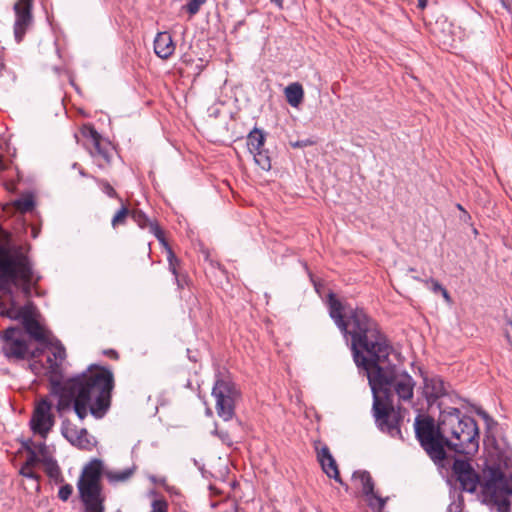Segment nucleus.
I'll use <instances>...</instances> for the list:
<instances>
[{
  "label": "nucleus",
  "instance_id": "f257e3e1",
  "mask_svg": "<svg viewBox=\"0 0 512 512\" xmlns=\"http://www.w3.org/2000/svg\"><path fill=\"white\" fill-rule=\"evenodd\" d=\"M328 305L329 314L338 328L345 336L351 337L356 365L366 372L373 392V411L378 427L393 437L399 435V412L388 398L381 399L378 393L393 391L399 401H411L415 387L413 378L395 365H386L393 348L378 324L363 309L355 308L345 313L342 303L333 293L328 295Z\"/></svg>",
  "mask_w": 512,
  "mask_h": 512
},
{
  "label": "nucleus",
  "instance_id": "f03ea898",
  "mask_svg": "<svg viewBox=\"0 0 512 512\" xmlns=\"http://www.w3.org/2000/svg\"><path fill=\"white\" fill-rule=\"evenodd\" d=\"M40 280L28 256L20 247L10 245L8 235L0 231V316L20 321L26 333L62 364L65 348L43 324L38 308L31 301L19 306L14 299L15 290L29 299Z\"/></svg>",
  "mask_w": 512,
  "mask_h": 512
},
{
  "label": "nucleus",
  "instance_id": "7ed1b4c3",
  "mask_svg": "<svg viewBox=\"0 0 512 512\" xmlns=\"http://www.w3.org/2000/svg\"><path fill=\"white\" fill-rule=\"evenodd\" d=\"M415 431L421 446L434 462L445 459V446L462 454H473L478 450L476 421L468 416L461 417L456 408L441 413L438 427L430 417L416 418Z\"/></svg>",
  "mask_w": 512,
  "mask_h": 512
},
{
  "label": "nucleus",
  "instance_id": "20e7f679",
  "mask_svg": "<svg viewBox=\"0 0 512 512\" xmlns=\"http://www.w3.org/2000/svg\"><path fill=\"white\" fill-rule=\"evenodd\" d=\"M113 374L102 367L91 366L85 372L59 384L57 410L73 407L80 420L90 413L102 418L110 406Z\"/></svg>",
  "mask_w": 512,
  "mask_h": 512
},
{
  "label": "nucleus",
  "instance_id": "39448f33",
  "mask_svg": "<svg viewBox=\"0 0 512 512\" xmlns=\"http://www.w3.org/2000/svg\"><path fill=\"white\" fill-rule=\"evenodd\" d=\"M452 470L462 490L473 493L480 485L485 502L497 505L500 512L509 510L508 497L512 495V467L506 466L503 469L500 464L487 466L482 472L481 480L470 463L465 460H455Z\"/></svg>",
  "mask_w": 512,
  "mask_h": 512
},
{
  "label": "nucleus",
  "instance_id": "423d86ee",
  "mask_svg": "<svg viewBox=\"0 0 512 512\" xmlns=\"http://www.w3.org/2000/svg\"><path fill=\"white\" fill-rule=\"evenodd\" d=\"M102 474L103 462L100 459H92L83 467L77 488L86 512H104L105 510L106 496L101 484Z\"/></svg>",
  "mask_w": 512,
  "mask_h": 512
},
{
  "label": "nucleus",
  "instance_id": "0eeeda50",
  "mask_svg": "<svg viewBox=\"0 0 512 512\" xmlns=\"http://www.w3.org/2000/svg\"><path fill=\"white\" fill-rule=\"evenodd\" d=\"M2 352L9 360H29L38 358L43 348L31 346L29 338L21 329L10 327L0 335Z\"/></svg>",
  "mask_w": 512,
  "mask_h": 512
},
{
  "label": "nucleus",
  "instance_id": "6e6552de",
  "mask_svg": "<svg viewBox=\"0 0 512 512\" xmlns=\"http://www.w3.org/2000/svg\"><path fill=\"white\" fill-rule=\"evenodd\" d=\"M212 396L215 399L217 415L225 421L233 418L235 404L240 394L234 383L226 379H219L212 389Z\"/></svg>",
  "mask_w": 512,
  "mask_h": 512
},
{
  "label": "nucleus",
  "instance_id": "1a4fd4ad",
  "mask_svg": "<svg viewBox=\"0 0 512 512\" xmlns=\"http://www.w3.org/2000/svg\"><path fill=\"white\" fill-rule=\"evenodd\" d=\"M132 219L141 227V228H149L150 232L153 233L159 240L164 244L167 250V258L169 262V269L173 273V275L176 278L177 284L179 287H181V283L179 280V274H178V268H179V261L176 258L174 252L171 250L170 247L167 246L165 243V240L163 238V234L158 227V225L152 221H150L147 216L140 210H133L130 213Z\"/></svg>",
  "mask_w": 512,
  "mask_h": 512
},
{
  "label": "nucleus",
  "instance_id": "9d476101",
  "mask_svg": "<svg viewBox=\"0 0 512 512\" xmlns=\"http://www.w3.org/2000/svg\"><path fill=\"white\" fill-rule=\"evenodd\" d=\"M52 405L45 399L39 401L33 411L30 426L34 433L46 438L55 423Z\"/></svg>",
  "mask_w": 512,
  "mask_h": 512
},
{
  "label": "nucleus",
  "instance_id": "9b49d317",
  "mask_svg": "<svg viewBox=\"0 0 512 512\" xmlns=\"http://www.w3.org/2000/svg\"><path fill=\"white\" fill-rule=\"evenodd\" d=\"M62 435L73 445L82 450H92L95 440L85 428H78L70 420L66 419L61 427Z\"/></svg>",
  "mask_w": 512,
  "mask_h": 512
},
{
  "label": "nucleus",
  "instance_id": "f8f14e48",
  "mask_svg": "<svg viewBox=\"0 0 512 512\" xmlns=\"http://www.w3.org/2000/svg\"><path fill=\"white\" fill-rule=\"evenodd\" d=\"M33 0H18L14 5V11L16 14V20L14 24V34L17 42L23 39V36L31 23Z\"/></svg>",
  "mask_w": 512,
  "mask_h": 512
},
{
  "label": "nucleus",
  "instance_id": "ddd939ff",
  "mask_svg": "<svg viewBox=\"0 0 512 512\" xmlns=\"http://www.w3.org/2000/svg\"><path fill=\"white\" fill-rule=\"evenodd\" d=\"M317 458L320 462L323 472L329 477L335 479L337 482L342 484V479L339 474L338 466L330 453V450L327 446H322L317 449Z\"/></svg>",
  "mask_w": 512,
  "mask_h": 512
},
{
  "label": "nucleus",
  "instance_id": "4468645a",
  "mask_svg": "<svg viewBox=\"0 0 512 512\" xmlns=\"http://www.w3.org/2000/svg\"><path fill=\"white\" fill-rule=\"evenodd\" d=\"M175 50L172 36L168 32H160L154 40V51L162 59H168Z\"/></svg>",
  "mask_w": 512,
  "mask_h": 512
},
{
  "label": "nucleus",
  "instance_id": "2eb2a0df",
  "mask_svg": "<svg viewBox=\"0 0 512 512\" xmlns=\"http://www.w3.org/2000/svg\"><path fill=\"white\" fill-rule=\"evenodd\" d=\"M61 363L54 360V357L48 356L47 366H42L38 362L30 364L31 370L35 374L49 375L52 381H55L60 376Z\"/></svg>",
  "mask_w": 512,
  "mask_h": 512
},
{
  "label": "nucleus",
  "instance_id": "dca6fc26",
  "mask_svg": "<svg viewBox=\"0 0 512 512\" xmlns=\"http://www.w3.org/2000/svg\"><path fill=\"white\" fill-rule=\"evenodd\" d=\"M424 395L427 399H437L446 394L445 383L442 379L433 377L425 379L423 388Z\"/></svg>",
  "mask_w": 512,
  "mask_h": 512
},
{
  "label": "nucleus",
  "instance_id": "f3484780",
  "mask_svg": "<svg viewBox=\"0 0 512 512\" xmlns=\"http://www.w3.org/2000/svg\"><path fill=\"white\" fill-rule=\"evenodd\" d=\"M354 479L359 480L362 486V492L367 496H372L379 502L380 507H383L385 501L374 494V486L370 474L366 471L354 473Z\"/></svg>",
  "mask_w": 512,
  "mask_h": 512
},
{
  "label": "nucleus",
  "instance_id": "a211bd4d",
  "mask_svg": "<svg viewBox=\"0 0 512 512\" xmlns=\"http://www.w3.org/2000/svg\"><path fill=\"white\" fill-rule=\"evenodd\" d=\"M284 94L287 102L292 107H298L304 98L303 88L301 84L297 82L288 85L284 90Z\"/></svg>",
  "mask_w": 512,
  "mask_h": 512
},
{
  "label": "nucleus",
  "instance_id": "6ab92c4d",
  "mask_svg": "<svg viewBox=\"0 0 512 512\" xmlns=\"http://www.w3.org/2000/svg\"><path fill=\"white\" fill-rule=\"evenodd\" d=\"M264 142H265L264 133L257 128L253 129L248 134V137H247V146H248L249 152L252 154L256 151L262 150L264 147Z\"/></svg>",
  "mask_w": 512,
  "mask_h": 512
},
{
  "label": "nucleus",
  "instance_id": "aec40b11",
  "mask_svg": "<svg viewBox=\"0 0 512 512\" xmlns=\"http://www.w3.org/2000/svg\"><path fill=\"white\" fill-rule=\"evenodd\" d=\"M134 471L132 469H124L120 471L104 470L103 474L110 483L126 482L131 478Z\"/></svg>",
  "mask_w": 512,
  "mask_h": 512
},
{
  "label": "nucleus",
  "instance_id": "412c9836",
  "mask_svg": "<svg viewBox=\"0 0 512 512\" xmlns=\"http://www.w3.org/2000/svg\"><path fill=\"white\" fill-rule=\"evenodd\" d=\"M12 207L16 211H19L21 213H26L28 211H31L34 207L33 198L30 195L24 196L20 199L15 200L11 204H8L5 210L9 211V208Z\"/></svg>",
  "mask_w": 512,
  "mask_h": 512
},
{
  "label": "nucleus",
  "instance_id": "4be33fe9",
  "mask_svg": "<svg viewBox=\"0 0 512 512\" xmlns=\"http://www.w3.org/2000/svg\"><path fill=\"white\" fill-rule=\"evenodd\" d=\"M89 149L92 156L101 157L106 162L109 161V152L106 146L103 145V139L101 136L89 144Z\"/></svg>",
  "mask_w": 512,
  "mask_h": 512
},
{
  "label": "nucleus",
  "instance_id": "5701e85b",
  "mask_svg": "<svg viewBox=\"0 0 512 512\" xmlns=\"http://www.w3.org/2000/svg\"><path fill=\"white\" fill-rule=\"evenodd\" d=\"M42 463L44 465V470L47 473V475L52 479L58 480L61 475V472L56 461L49 457L42 459Z\"/></svg>",
  "mask_w": 512,
  "mask_h": 512
},
{
  "label": "nucleus",
  "instance_id": "b1692460",
  "mask_svg": "<svg viewBox=\"0 0 512 512\" xmlns=\"http://www.w3.org/2000/svg\"><path fill=\"white\" fill-rule=\"evenodd\" d=\"M253 154L255 163L264 171H268L271 168V160L268 156L267 151L264 149L256 151Z\"/></svg>",
  "mask_w": 512,
  "mask_h": 512
},
{
  "label": "nucleus",
  "instance_id": "393cba45",
  "mask_svg": "<svg viewBox=\"0 0 512 512\" xmlns=\"http://www.w3.org/2000/svg\"><path fill=\"white\" fill-rule=\"evenodd\" d=\"M130 215V212L127 207H121L119 211L113 216L111 224L113 228H116L120 225L125 224L127 217Z\"/></svg>",
  "mask_w": 512,
  "mask_h": 512
},
{
  "label": "nucleus",
  "instance_id": "a878e982",
  "mask_svg": "<svg viewBox=\"0 0 512 512\" xmlns=\"http://www.w3.org/2000/svg\"><path fill=\"white\" fill-rule=\"evenodd\" d=\"M25 448L28 452V457L25 461L26 464L31 465V466H36L37 463L39 462H42V458L40 456H38L37 452L35 449H33L31 447V445H29L28 443L25 445Z\"/></svg>",
  "mask_w": 512,
  "mask_h": 512
},
{
  "label": "nucleus",
  "instance_id": "bb28decb",
  "mask_svg": "<svg viewBox=\"0 0 512 512\" xmlns=\"http://www.w3.org/2000/svg\"><path fill=\"white\" fill-rule=\"evenodd\" d=\"M81 133L83 137L89 141L88 145L101 136L91 125H84L81 129Z\"/></svg>",
  "mask_w": 512,
  "mask_h": 512
},
{
  "label": "nucleus",
  "instance_id": "cd10ccee",
  "mask_svg": "<svg viewBox=\"0 0 512 512\" xmlns=\"http://www.w3.org/2000/svg\"><path fill=\"white\" fill-rule=\"evenodd\" d=\"M20 474L24 477L31 478L35 481H38L39 479L38 474H36V472L34 471V466H28V464L26 463H24L23 466L21 467Z\"/></svg>",
  "mask_w": 512,
  "mask_h": 512
},
{
  "label": "nucleus",
  "instance_id": "c85d7f7f",
  "mask_svg": "<svg viewBox=\"0 0 512 512\" xmlns=\"http://www.w3.org/2000/svg\"><path fill=\"white\" fill-rule=\"evenodd\" d=\"M206 2V0H190L186 6L185 9L189 12V14L194 15L196 14L200 7Z\"/></svg>",
  "mask_w": 512,
  "mask_h": 512
},
{
  "label": "nucleus",
  "instance_id": "c756f323",
  "mask_svg": "<svg viewBox=\"0 0 512 512\" xmlns=\"http://www.w3.org/2000/svg\"><path fill=\"white\" fill-rule=\"evenodd\" d=\"M150 512H168V504L162 499H156L152 502Z\"/></svg>",
  "mask_w": 512,
  "mask_h": 512
},
{
  "label": "nucleus",
  "instance_id": "7c9ffc66",
  "mask_svg": "<svg viewBox=\"0 0 512 512\" xmlns=\"http://www.w3.org/2000/svg\"><path fill=\"white\" fill-rule=\"evenodd\" d=\"M72 492H73L72 486L69 484H66L59 489L58 496L61 500L66 501L69 499Z\"/></svg>",
  "mask_w": 512,
  "mask_h": 512
},
{
  "label": "nucleus",
  "instance_id": "2f4dec72",
  "mask_svg": "<svg viewBox=\"0 0 512 512\" xmlns=\"http://www.w3.org/2000/svg\"><path fill=\"white\" fill-rule=\"evenodd\" d=\"M31 447L36 450L38 456H40L42 459L49 458L47 454V447L44 443H40Z\"/></svg>",
  "mask_w": 512,
  "mask_h": 512
},
{
  "label": "nucleus",
  "instance_id": "473e14b6",
  "mask_svg": "<svg viewBox=\"0 0 512 512\" xmlns=\"http://www.w3.org/2000/svg\"><path fill=\"white\" fill-rule=\"evenodd\" d=\"M290 144L294 148H303L307 146H312L314 144V141L307 139L302 141L291 142Z\"/></svg>",
  "mask_w": 512,
  "mask_h": 512
},
{
  "label": "nucleus",
  "instance_id": "72a5a7b5",
  "mask_svg": "<svg viewBox=\"0 0 512 512\" xmlns=\"http://www.w3.org/2000/svg\"><path fill=\"white\" fill-rule=\"evenodd\" d=\"M5 68V48L0 46V78L3 75Z\"/></svg>",
  "mask_w": 512,
  "mask_h": 512
},
{
  "label": "nucleus",
  "instance_id": "f704fd0d",
  "mask_svg": "<svg viewBox=\"0 0 512 512\" xmlns=\"http://www.w3.org/2000/svg\"><path fill=\"white\" fill-rule=\"evenodd\" d=\"M425 283L426 284L430 283L431 287H432V290L434 292H440L444 288V287L441 286V284L438 281H436L434 279L425 280Z\"/></svg>",
  "mask_w": 512,
  "mask_h": 512
},
{
  "label": "nucleus",
  "instance_id": "c9c22d12",
  "mask_svg": "<svg viewBox=\"0 0 512 512\" xmlns=\"http://www.w3.org/2000/svg\"><path fill=\"white\" fill-rule=\"evenodd\" d=\"M506 336H507V339L508 341L510 342V345L512 347V321H510L508 324H507V328H506Z\"/></svg>",
  "mask_w": 512,
  "mask_h": 512
},
{
  "label": "nucleus",
  "instance_id": "e433bc0d",
  "mask_svg": "<svg viewBox=\"0 0 512 512\" xmlns=\"http://www.w3.org/2000/svg\"><path fill=\"white\" fill-rule=\"evenodd\" d=\"M104 191L111 197H114L116 196V192L114 190V188L112 186H110L109 184H105L104 186Z\"/></svg>",
  "mask_w": 512,
  "mask_h": 512
},
{
  "label": "nucleus",
  "instance_id": "4c0bfd02",
  "mask_svg": "<svg viewBox=\"0 0 512 512\" xmlns=\"http://www.w3.org/2000/svg\"><path fill=\"white\" fill-rule=\"evenodd\" d=\"M460 511V504L452 503L448 507V512H459Z\"/></svg>",
  "mask_w": 512,
  "mask_h": 512
},
{
  "label": "nucleus",
  "instance_id": "58836bf2",
  "mask_svg": "<svg viewBox=\"0 0 512 512\" xmlns=\"http://www.w3.org/2000/svg\"><path fill=\"white\" fill-rule=\"evenodd\" d=\"M502 5L505 9L512 12V0H502Z\"/></svg>",
  "mask_w": 512,
  "mask_h": 512
},
{
  "label": "nucleus",
  "instance_id": "ea45409f",
  "mask_svg": "<svg viewBox=\"0 0 512 512\" xmlns=\"http://www.w3.org/2000/svg\"><path fill=\"white\" fill-rule=\"evenodd\" d=\"M5 187H6V189H7L8 191H10V192H15V190H16L15 184H14L13 182H11V183H7V184L5 185Z\"/></svg>",
  "mask_w": 512,
  "mask_h": 512
},
{
  "label": "nucleus",
  "instance_id": "a19ab883",
  "mask_svg": "<svg viewBox=\"0 0 512 512\" xmlns=\"http://www.w3.org/2000/svg\"><path fill=\"white\" fill-rule=\"evenodd\" d=\"M7 169V165L4 162L3 156L0 155V172Z\"/></svg>",
  "mask_w": 512,
  "mask_h": 512
},
{
  "label": "nucleus",
  "instance_id": "79ce46f5",
  "mask_svg": "<svg viewBox=\"0 0 512 512\" xmlns=\"http://www.w3.org/2000/svg\"><path fill=\"white\" fill-rule=\"evenodd\" d=\"M222 440L227 443L228 445H231V439L229 438L228 434L221 435Z\"/></svg>",
  "mask_w": 512,
  "mask_h": 512
},
{
  "label": "nucleus",
  "instance_id": "37998d69",
  "mask_svg": "<svg viewBox=\"0 0 512 512\" xmlns=\"http://www.w3.org/2000/svg\"><path fill=\"white\" fill-rule=\"evenodd\" d=\"M440 292H441V294L443 295V297H444L446 300H449V299H450V296H449V294H448V291H447L445 288H443Z\"/></svg>",
  "mask_w": 512,
  "mask_h": 512
},
{
  "label": "nucleus",
  "instance_id": "c03bdc74",
  "mask_svg": "<svg viewBox=\"0 0 512 512\" xmlns=\"http://www.w3.org/2000/svg\"><path fill=\"white\" fill-rule=\"evenodd\" d=\"M271 2L275 3L278 8L283 7V0H271Z\"/></svg>",
  "mask_w": 512,
  "mask_h": 512
},
{
  "label": "nucleus",
  "instance_id": "a18cd8bd",
  "mask_svg": "<svg viewBox=\"0 0 512 512\" xmlns=\"http://www.w3.org/2000/svg\"><path fill=\"white\" fill-rule=\"evenodd\" d=\"M418 2H419V3H418V6H419L420 8H422V9H423V8H425V7H426L427 0H418Z\"/></svg>",
  "mask_w": 512,
  "mask_h": 512
},
{
  "label": "nucleus",
  "instance_id": "49530a36",
  "mask_svg": "<svg viewBox=\"0 0 512 512\" xmlns=\"http://www.w3.org/2000/svg\"><path fill=\"white\" fill-rule=\"evenodd\" d=\"M457 208L464 212L465 216L469 217L467 213L464 211L463 207L460 204H457Z\"/></svg>",
  "mask_w": 512,
  "mask_h": 512
},
{
  "label": "nucleus",
  "instance_id": "de8ad7c7",
  "mask_svg": "<svg viewBox=\"0 0 512 512\" xmlns=\"http://www.w3.org/2000/svg\"><path fill=\"white\" fill-rule=\"evenodd\" d=\"M109 355H110L111 357H115V358H117V353H116L115 351H113V350H111V351L109 352Z\"/></svg>",
  "mask_w": 512,
  "mask_h": 512
}]
</instances>
